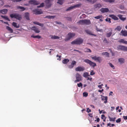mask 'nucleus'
Instances as JSON below:
<instances>
[{"label": "nucleus", "mask_w": 127, "mask_h": 127, "mask_svg": "<svg viewBox=\"0 0 127 127\" xmlns=\"http://www.w3.org/2000/svg\"><path fill=\"white\" fill-rule=\"evenodd\" d=\"M56 57H59V58H58L57 59V60H58L59 61H60L61 60V56H59V55H56Z\"/></svg>", "instance_id": "nucleus-51"}, {"label": "nucleus", "mask_w": 127, "mask_h": 127, "mask_svg": "<svg viewBox=\"0 0 127 127\" xmlns=\"http://www.w3.org/2000/svg\"><path fill=\"white\" fill-rule=\"evenodd\" d=\"M123 118L124 119H125V120H126L127 119V116H123Z\"/></svg>", "instance_id": "nucleus-60"}, {"label": "nucleus", "mask_w": 127, "mask_h": 127, "mask_svg": "<svg viewBox=\"0 0 127 127\" xmlns=\"http://www.w3.org/2000/svg\"><path fill=\"white\" fill-rule=\"evenodd\" d=\"M121 33L122 35L126 36L127 35V31L125 30L123 31L122 30L121 32Z\"/></svg>", "instance_id": "nucleus-21"}, {"label": "nucleus", "mask_w": 127, "mask_h": 127, "mask_svg": "<svg viewBox=\"0 0 127 127\" xmlns=\"http://www.w3.org/2000/svg\"><path fill=\"white\" fill-rule=\"evenodd\" d=\"M12 25L13 26L15 27L16 28H19V26L18 25H17V23L14 22H13L12 24Z\"/></svg>", "instance_id": "nucleus-33"}, {"label": "nucleus", "mask_w": 127, "mask_h": 127, "mask_svg": "<svg viewBox=\"0 0 127 127\" xmlns=\"http://www.w3.org/2000/svg\"><path fill=\"white\" fill-rule=\"evenodd\" d=\"M95 74V73L94 72L93 70H92L91 72L90 75H93Z\"/></svg>", "instance_id": "nucleus-53"}, {"label": "nucleus", "mask_w": 127, "mask_h": 127, "mask_svg": "<svg viewBox=\"0 0 127 127\" xmlns=\"http://www.w3.org/2000/svg\"><path fill=\"white\" fill-rule=\"evenodd\" d=\"M112 34V32H110L109 33H107L106 34V36L107 37H109L111 36Z\"/></svg>", "instance_id": "nucleus-40"}, {"label": "nucleus", "mask_w": 127, "mask_h": 127, "mask_svg": "<svg viewBox=\"0 0 127 127\" xmlns=\"http://www.w3.org/2000/svg\"><path fill=\"white\" fill-rule=\"evenodd\" d=\"M102 7L100 3L94 5L95 9H99Z\"/></svg>", "instance_id": "nucleus-17"}, {"label": "nucleus", "mask_w": 127, "mask_h": 127, "mask_svg": "<svg viewBox=\"0 0 127 127\" xmlns=\"http://www.w3.org/2000/svg\"><path fill=\"white\" fill-rule=\"evenodd\" d=\"M83 40L82 38H79L76 39L75 40L73 41L71 43L72 44L80 45L83 42Z\"/></svg>", "instance_id": "nucleus-1"}, {"label": "nucleus", "mask_w": 127, "mask_h": 127, "mask_svg": "<svg viewBox=\"0 0 127 127\" xmlns=\"http://www.w3.org/2000/svg\"><path fill=\"white\" fill-rule=\"evenodd\" d=\"M101 100L102 101L105 100L104 102V103H106L107 102V99L108 98L107 96H104L102 95H101Z\"/></svg>", "instance_id": "nucleus-13"}, {"label": "nucleus", "mask_w": 127, "mask_h": 127, "mask_svg": "<svg viewBox=\"0 0 127 127\" xmlns=\"http://www.w3.org/2000/svg\"><path fill=\"white\" fill-rule=\"evenodd\" d=\"M55 17L54 16H47L44 17V18H48L49 19H53Z\"/></svg>", "instance_id": "nucleus-34"}, {"label": "nucleus", "mask_w": 127, "mask_h": 127, "mask_svg": "<svg viewBox=\"0 0 127 127\" xmlns=\"http://www.w3.org/2000/svg\"><path fill=\"white\" fill-rule=\"evenodd\" d=\"M89 116H90V117H93L92 114L91 113H89Z\"/></svg>", "instance_id": "nucleus-64"}, {"label": "nucleus", "mask_w": 127, "mask_h": 127, "mask_svg": "<svg viewBox=\"0 0 127 127\" xmlns=\"http://www.w3.org/2000/svg\"><path fill=\"white\" fill-rule=\"evenodd\" d=\"M117 16L119 17V19L123 21L125 20L126 19V17H123V16L121 14L118 15Z\"/></svg>", "instance_id": "nucleus-19"}, {"label": "nucleus", "mask_w": 127, "mask_h": 127, "mask_svg": "<svg viewBox=\"0 0 127 127\" xmlns=\"http://www.w3.org/2000/svg\"><path fill=\"white\" fill-rule=\"evenodd\" d=\"M100 119L99 118H97L96 119V121L97 122H99V121Z\"/></svg>", "instance_id": "nucleus-63"}, {"label": "nucleus", "mask_w": 127, "mask_h": 127, "mask_svg": "<svg viewBox=\"0 0 127 127\" xmlns=\"http://www.w3.org/2000/svg\"><path fill=\"white\" fill-rule=\"evenodd\" d=\"M88 76H89L90 75L87 72H85L83 74V76L85 78H87Z\"/></svg>", "instance_id": "nucleus-42"}, {"label": "nucleus", "mask_w": 127, "mask_h": 127, "mask_svg": "<svg viewBox=\"0 0 127 127\" xmlns=\"http://www.w3.org/2000/svg\"><path fill=\"white\" fill-rule=\"evenodd\" d=\"M102 54L103 55H105L106 57H109V54L107 52H103L102 53Z\"/></svg>", "instance_id": "nucleus-32"}, {"label": "nucleus", "mask_w": 127, "mask_h": 127, "mask_svg": "<svg viewBox=\"0 0 127 127\" xmlns=\"http://www.w3.org/2000/svg\"><path fill=\"white\" fill-rule=\"evenodd\" d=\"M110 52L112 54V56H114V54L113 53L112 51L110 50Z\"/></svg>", "instance_id": "nucleus-61"}, {"label": "nucleus", "mask_w": 127, "mask_h": 127, "mask_svg": "<svg viewBox=\"0 0 127 127\" xmlns=\"http://www.w3.org/2000/svg\"><path fill=\"white\" fill-rule=\"evenodd\" d=\"M64 0H58L57 3L62 5L63 4Z\"/></svg>", "instance_id": "nucleus-38"}, {"label": "nucleus", "mask_w": 127, "mask_h": 127, "mask_svg": "<svg viewBox=\"0 0 127 127\" xmlns=\"http://www.w3.org/2000/svg\"><path fill=\"white\" fill-rule=\"evenodd\" d=\"M33 23L35 24L38 25L41 27H43L44 26V24H41L37 22H33Z\"/></svg>", "instance_id": "nucleus-23"}, {"label": "nucleus", "mask_w": 127, "mask_h": 127, "mask_svg": "<svg viewBox=\"0 0 127 127\" xmlns=\"http://www.w3.org/2000/svg\"><path fill=\"white\" fill-rule=\"evenodd\" d=\"M119 42L120 43H122L126 44H127V41H125L123 39H120Z\"/></svg>", "instance_id": "nucleus-30"}, {"label": "nucleus", "mask_w": 127, "mask_h": 127, "mask_svg": "<svg viewBox=\"0 0 127 127\" xmlns=\"http://www.w3.org/2000/svg\"><path fill=\"white\" fill-rule=\"evenodd\" d=\"M96 30L98 32H102V29H99L97 27L96 28Z\"/></svg>", "instance_id": "nucleus-49"}, {"label": "nucleus", "mask_w": 127, "mask_h": 127, "mask_svg": "<svg viewBox=\"0 0 127 127\" xmlns=\"http://www.w3.org/2000/svg\"><path fill=\"white\" fill-rule=\"evenodd\" d=\"M104 90L103 89H102L101 90H98V92H102Z\"/></svg>", "instance_id": "nucleus-62"}, {"label": "nucleus", "mask_w": 127, "mask_h": 127, "mask_svg": "<svg viewBox=\"0 0 127 127\" xmlns=\"http://www.w3.org/2000/svg\"><path fill=\"white\" fill-rule=\"evenodd\" d=\"M101 12L102 13H105L108 12L109 11V9L106 8H102L100 10Z\"/></svg>", "instance_id": "nucleus-16"}, {"label": "nucleus", "mask_w": 127, "mask_h": 127, "mask_svg": "<svg viewBox=\"0 0 127 127\" xmlns=\"http://www.w3.org/2000/svg\"><path fill=\"white\" fill-rule=\"evenodd\" d=\"M44 6V3H41L40 5L37 6V8H39L40 7H43Z\"/></svg>", "instance_id": "nucleus-43"}, {"label": "nucleus", "mask_w": 127, "mask_h": 127, "mask_svg": "<svg viewBox=\"0 0 127 127\" xmlns=\"http://www.w3.org/2000/svg\"><path fill=\"white\" fill-rule=\"evenodd\" d=\"M31 29L33 30L36 33H39L40 32V31L38 29L35 27H32Z\"/></svg>", "instance_id": "nucleus-15"}, {"label": "nucleus", "mask_w": 127, "mask_h": 127, "mask_svg": "<svg viewBox=\"0 0 127 127\" xmlns=\"http://www.w3.org/2000/svg\"><path fill=\"white\" fill-rule=\"evenodd\" d=\"M85 31L87 33L90 35H94L95 36H96V35L92 34L91 32L89 30H86Z\"/></svg>", "instance_id": "nucleus-29"}, {"label": "nucleus", "mask_w": 127, "mask_h": 127, "mask_svg": "<svg viewBox=\"0 0 127 127\" xmlns=\"http://www.w3.org/2000/svg\"><path fill=\"white\" fill-rule=\"evenodd\" d=\"M82 84L81 83H79L77 84V86L79 87H82Z\"/></svg>", "instance_id": "nucleus-50"}, {"label": "nucleus", "mask_w": 127, "mask_h": 127, "mask_svg": "<svg viewBox=\"0 0 127 127\" xmlns=\"http://www.w3.org/2000/svg\"><path fill=\"white\" fill-rule=\"evenodd\" d=\"M6 29H7L8 31H9L10 33H12L13 32V30L9 27L7 26L6 27Z\"/></svg>", "instance_id": "nucleus-31"}, {"label": "nucleus", "mask_w": 127, "mask_h": 127, "mask_svg": "<svg viewBox=\"0 0 127 127\" xmlns=\"http://www.w3.org/2000/svg\"><path fill=\"white\" fill-rule=\"evenodd\" d=\"M109 120L110 121H113L114 122L115 120L116 119V117H114V118H112L110 117V116H109Z\"/></svg>", "instance_id": "nucleus-36"}, {"label": "nucleus", "mask_w": 127, "mask_h": 127, "mask_svg": "<svg viewBox=\"0 0 127 127\" xmlns=\"http://www.w3.org/2000/svg\"><path fill=\"white\" fill-rule=\"evenodd\" d=\"M51 38L53 39H58L60 38V37L58 36L55 35H51Z\"/></svg>", "instance_id": "nucleus-24"}, {"label": "nucleus", "mask_w": 127, "mask_h": 127, "mask_svg": "<svg viewBox=\"0 0 127 127\" xmlns=\"http://www.w3.org/2000/svg\"><path fill=\"white\" fill-rule=\"evenodd\" d=\"M73 8H74L73 6H71L68 7V8H67L66 10V11H67Z\"/></svg>", "instance_id": "nucleus-46"}, {"label": "nucleus", "mask_w": 127, "mask_h": 127, "mask_svg": "<svg viewBox=\"0 0 127 127\" xmlns=\"http://www.w3.org/2000/svg\"><path fill=\"white\" fill-rule=\"evenodd\" d=\"M89 2H92V0H85Z\"/></svg>", "instance_id": "nucleus-59"}, {"label": "nucleus", "mask_w": 127, "mask_h": 127, "mask_svg": "<svg viewBox=\"0 0 127 127\" xmlns=\"http://www.w3.org/2000/svg\"><path fill=\"white\" fill-rule=\"evenodd\" d=\"M86 111L88 113H89V112H91V110L89 108H88L87 109Z\"/></svg>", "instance_id": "nucleus-52"}, {"label": "nucleus", "mask_w": 127, "mask_h": 127, "mask_svg": "<svg viewBox=\"0 0 127 127\" xmlns=\"http://www.w3.org/2000/svg\"><path fill=\"white\" fill-rule=\"evenodd\" d=\"M54 0H46L45 1V7L48 8L50 7L52 4Z\"/></svg>", "instance_id": "nucleus-3"}, {"label": "nucleus", "mask_w": 127, "mask_h": 127, "mask_svg": "<svg viewBox=\"0 0 127 127\" xmlns=\"http://www.w3.org/2000/svg\"><path fill=\"white\" fill-rule=\"evenodd\" d=\"M33 12H35L34 13L36 15L40 14L43 13V12L41 10H38L36 9L33 10Z\"/></svg>", "instance_id": "nucleus-10"}, {"label": "nucleus", "mask_w": 127, "mask_h": 127, "mask_svg": "<svg viewBox=\"0 0 127 127\" xmlns=\"http://www.w3.org/2000/svg\"><path fill=\"white\" fill-rule=\"evenodd\" d=\"M83 95L84 97H86L88 95V93L86 92H84L83 93Z\"/></svg>", "instance_id": "nucleus-44"}, {"label": "nucleus", "mask_w": 127, "mask_h": 127, "mask_svg": "<svg viewBox=\"0 0 127 127\" xmlns=\"http://www.w3.org/2000/svg\"><path fill=\"white\" fill-rule=\"evenodd\" d=\"M78 23L80 24L83 25H89L91 24L90 20H80L79 21Z\"/></svg>", "instance_id": "nucleus-5"}, {"label": "nucleus", "mask_w": 127, "mask_h": 127, "mask_svg": "<svg viewBox=\"0 0 127 127\" xmlns=\"http://www.w3.org/2000/svg\"><path fill=\"white\" fill-rule=\"evenodd\" d=\"M109 16L115 20H117L119 19L118 18L117 16L113 14L110 15Z\"/></svg>", "instance_id": "nucleus-14"}, {"label": "nucleus", "mask_w": 127, "mask_h": 127, "mask_svg": "<svg viewBox=\"0 0 127 127\" xmlns=\"http://www.w3.org/2000/svg\"><path fill=\"white\" fill-rule=\"evenodd\" d=\"M121 121V119L120 118H119L118 119H117L116 121V122L117 123H119Z\"/></svg>", "instance_id": "nucleus-54"}, {"label": "nucleus", "mask_w": 127, "mask_h": 127, "mask_svg": "<svg viewBox=\"0 0 127 127\" xmlns=\"http://www.w3.org/2000/svg\"><path fill=\"white\" fill-rule=\"evenodd\" d=\"M75 35V34L74 33H69L68 34L67 38L65 39V41H67L68 40H69Z\"/></svg>", "instance_id": "nucleus-7"}, {"label": "nucleus", "mask_w": 127, "mask_h": 127, "mask_svg": "<svg viewBox=\"0 0 127 127\" xmlns=\"http://www.w3.org/2000/svg\"><path fill=\"white\" fill-rule=\"evenodd\" d=\"M10 16L11 18H14L19 20H20L22 19L21 15L18 14H11Z\"/></svg>", "instance_id": "nucleus-4"}, {"label": "nucleus", "mask_w": 127, "mask_h": 127, "mask_svg": "<svg viewBox=\"0 0 127 127\" xmlns=\"http://www.w3.org/2000/svg\"><path fill=\"white\" fill-rule=\"evenodd\" d=\"M8 10L7 9H3L0 10V13H1L3 14H6Z\"/></svg>", "instance_id": "nucleus-18"}, {"label": "nucleus", "mask_w": 127, "mask_h": 127, "mask_svg": "<svg viewBox=\"0 0 127 127\" xmlns=\"http://www.w3.org/2000/svg\"><path fill=\"white\" fill-rule=\"evenodd\" d=\"M118 61L121 64H122L124 62L125 60L123 58H120L119 59Z\"/></svg>", "instance_id": "nucleus-26"}, {"label": "nucleus", "mask_w": 127, "mask_h": 127, "mask_svg": "<svg viewBox=\"0 0 127 127\" xmlns=\"http://www.w3.org/2000/svg\"><path fill=\"white\" fill-rule=\"evenodd\" d=\"M69 62V60L68 59H65L62 61V63L64 64H66Z\"/></svg>", "instance_id": "nucleus-25"}, {"label": "nucleus", "mask_w": 127, "mask_h": 127, "mask_svg": "<svg viewBox=\"0 0 127 127\" xmlns=\"http://www.w3.org/2000/svg\"><path fill=\"white\" fill-rule=\"evenodd\" d=\"M92 59L94 60L95 61H97L99 63H100L102 61L101 57H97L96 56H95L92 57Z\"/></svg>", "instance_id": "nucleus-8"}, {"label": "nucleus", "mask_w": 127, "mask_h": 127, "mask_svg": "<svg viewBox=\"0 0 127 127\" xmlns=\"http://www.w3.org/2000/svg\"><path fill=\"white\" fill-rule=\"evenodd\" d=\"M29 3L30 4H33L34 5H37L39 4L38 2L34 0H30L29 1Z\"/></svg>", "instance_id": "nucleus-9"}, {"label": "nucleus", "mask_w": 127, "mask_h": 127, "mask_svg": "<svg viewBox=\"0 0 127 127\" xmlns=\"http://www.w3.org/2000/svg\"><path fill=\"white\" fill-rule=\"evenodd\" d=\"M74 51H77V52H78L80 53H82V52H81V51H79L78 50H76V49H74Z\"/></svg>", "instance_id": "nucleus-57"}, {"label": "nucleus", "mask_w": 127, "mask_h": 127, "mask_svg": "<svg viewBox=\"0 0 127 127\" xmlns=\"http://www.w3.org/2000/svg\"><path fill=\"white\" fill-rule=\"evenodd\" d=\"M1 17L2 18L5 19H6V20L8 21H10V20H9V19L7 16H3L2 15L1 16Z\"/></svg>", "instance_id": "nucleus-41"}, {"label": "nucleus", "mask_w": 127, "mask_h": 127, "mask_svg": "<svg viewBox=\"0 0 127 127\" xmlns=\"http://www.w3.org/2000/svg\"><path fill=\"white\" fill-rule=\"evenodd\" d=\"M100 18H101V16H98L95 17V18L96 19H99Z\"/></svg>", "instance_id": "nucleus-55"}, {"label": "nucleus", "mask_w": 127, "mask_h": 127, "mask_svg": "<svg viewBox=\"0 0 127 127\" xmlns=\"http://www.w3.org/2000/svg\"><path fill=\"white\" fill-rule=\"evenodd\" d=\"M83 61L87 64H89L90 66L93 67H94L96 66V63L92 62L91 61L88 59L84 60Z\"/></svg>", "instance_id": "nucleus-2"}, {"label": "nucleus", "mask_w": 127, "mask_h": 127, "mask_svg": "<svg viewBox=\"0 0 127 127\" xmlns=\"http://www.w3.org/2000/svg\"><path fill=\"white\" fill-rule=\"evenodd\" d=\"M31 37H33V38H41V36L39 35H36V36H34V35H32L31 36Z\"/></svg>", "instance_id": "nucleus-37"}, {"label": "nucleus", "mask_w": 127, "mask_h": 127, "mask_svg": "<svg viewBox=\"0 0 127 127\" xmlns=\"http://www.w3.org/2000/svg\"><path fill=\"white\" fill-rule=\"evenodd\" d=\"M106 118L105 116V115L104 114L102 115H101V118L102 119H103V118Z\"/></svg>", "instance_id": "nucleus-56"}, {"label": "nucleus", "mask_w": 127, "mask_h": 127, "mask_svg": "<svg viewBox=\"0 0 127 127\" xmlns=\"http://www.w3.org/2000/svg\"><path fill=\"white\" fill-rule=\"evenodd\" d=\"M103 0L105 2H109L110 3L114 2L115 1V0Z\"/></svg>", "instance_id": "nucleus-35"}, {"label": "nucleus", "mask_w": 127, "mask_h": 127, "mask_svg": "<svg viewBox=\"0 0 127 127\" xmlns=\"http://www.w3.org/2000/svg\"><path fill=\"white\" fill-rule=\"evenodd\" d=\"M118 49L123 50L124 51H127V47L121 45H119Z\"/></svg>", "instance_id": "nucleus-11"}, {"label": "nucleus", "mask_w": 127, "mask_h": 127, "mask_svg": "<svg viewBox=\"0 0 127 127\" xmlns=\"http://www.w3.org/2000/svg\"><path fill=\"white\" fill-rule=\"evenodd\" d=\"M122 29V27L120 26H118L116 28V29L118 31H120Z\"/></svg>", "instance_id": "nucleus-45"}, {"label": "nucleus", "mask_w": 127, "mask_h": 127, "mask_svg": "<svg viewBox=\"0 0 127 127\" xmlns=\"http://www.w3.org/2000/svg\"><path fill=\"white\" fill-rule=\"evenodd\" d=\"M105 21H106L108 22L109 23H111V19L110 18H107L106 19Z\"/></svg>", "instance_id": "nucleus-47"}, {"label": "nucleus", "mask_w": 127, "mask_h": 127, "mask_svg": "<svg viewBox=\"0 0 127 127\" xmlns=\"http://www.w3.org/2000/svg\"><path fill=\"white\" fill-rule=\"evenodd\" d=\"M75 77L76 80L75 81V83H76L77 82H78L81 80V76L78 73H76Z\"/></svg>", "instance_id": "nucleus-6"}, {"label": "nucleus", "mask_w": 127, "mask_h": 127, "mask_svg": "<svg viewBox=\"0 0 127 127\" xmlns=\"http://www.w3.org/2000/svg\"><path fill=\"white\" fill-rule=\"evenodd\" d=\"M85 70V68L83 67L79 66L76 67L75 70L77 71H83Z\"/></svg>", "instance_id": "nucleus-12"}, {"label": "nucleus", "mask_w": 127, "mask_h": 127, "mask_svg": "<svg viewBox=\"0 0 127 127\" xmlns=\"http://www.w3.org/2000/svg\"><path fill=\"white\" fill-rule=\"evenodd\" d=\"M81 5V4L80 3L78 4H76L75 5H74L73 6V7L74 8H75L76 7H80Z\"/></svg>", "instance_id": "nucleus-39"}, {"label": "nucleus", "mask_w": 127, "mask_h": 127, "mask_svg": "<svg viewBox=\"0 0 127 127\" xmlns=\"http://www.w3.org/2000/svg\"><path fill=\"white\" fill-rule=\"evenodd\" d=\"M25 17L27 20H30L29 14L27 12L25 13Z\"/></svg>", "instance_id": "nucleus-27"}, {"label": "nucleus", "mask_w": 127, "mask_h": 127, "mask_svg": "<svg viewBox=\"0 0 127 127\" xmlns=\"http://www.w3.org/2000/svg\"><path fill=\"white\" fill-rule=\"evenodd\" d=\"M109 65L112 67L113 69H114L115 67L111 63H109Z\"/></svg>", "instance_id": "nucleus-48"}, {"label": "nucleus", "mask_w": 127, "mask_h": 127, "mask_svg": "<svg viewBox=\"0 0 127 127\" xmlns=\"http://www.w3.org/2000/svg\"><path fill=\"white\" fill-rule=\"evenodd\" d=\"M16 8L17 9H20L21 11H24L25 10V8L22 6H16Z\"/></svg>", "instance_id": "nucleus-22"}, {"label": "nucleus", "mask_w": 127, "mask_h": 127, "mask_svg": "<svg viewBox=\"0 0 127 127\" xmlns=\"http://www.w3.org/2000/svg\"><path fill=\"white\" fill-rule=\"evenodd\" d=\"M87 80H90V81H92V78H89L88 77H87Z\"/></svg>", "instance_id": "nucleus-58"}, {"label": "nucleus", "mask_w": 127, "mask_h": 127, "mask_svg": "<svg viewBox=\"0 0 127 127\" xmlns=\"http://www.w3.org/2000/svg\"><path fill=\"white\" fill-rule=\"evenodd\" d=\"M76 62L75 61H73L71 63V65L69 66V67L70 68H72L74 65L76 64Z\"/></svg>", "instance_id": "nucleus-20"}, {"label": "nucleus", "mask_w": 127, "mask_h": 127, "mask_svg": "<svg viewBox=\"0 0 127 127\" xmlns=\"http://www.w3.org/2000/svg\"><path fill=\"white\" fill-rule=\"evenodd\" d=\"M84 51L85 52H92L91 50L90 49L88 48H86L84 49Z\"/></svg>", "instance_id": "nucleus-28"}]
</instances>
